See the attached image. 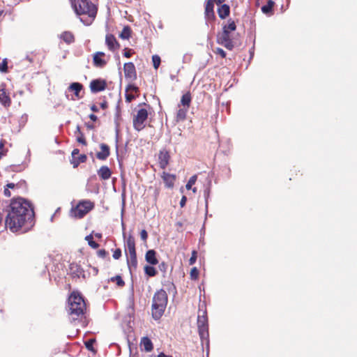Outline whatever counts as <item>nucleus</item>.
Returning <instances> with one entry per match:
<instances>
[{
  "instance_id": "obj_4",
  "label": "nucleus",
  "mask_w": 357,
  "mask_h": 357,
  "mask_svg": "<svg viewBox=\"0 0 357 357\" xmlns=\"http://www.w3.org/2000/svg\"><path fill=\"white\" fill-rule=\"evenodd\" d=\"M167 301V294L164 289H161L154 294L152 301V317L155 320L160 319L162 316Z\"/></svg>"
},
{
  "instance_id": "obj_10",
  "label": "nucleus",
  "mask_w": 357,
  "mask_h": 357,
  "mask_svg": "<svg viewBox=\"0 0 357 357\" xmlns=\"http://www.w3.org/2000/svg\"><path fill=\"white\" fill-rule=\"evenodd\" d=\"M214 5L212 3V1H207L205 6V19L206 21V24L208 25L209 23H212L215 20V15L213 10Z\"/></svg>"
},
{
  "instance_id": "obj_32",
  "label": "nucleus",
  "mask_w": 357,
  "mask_h": 357,
  "mask_svg": "<svg viewBox=\"0 0 357 357\" xmlns=\"http://www.w3.org/2000/svg\"><path fill=\"white\" fill-rule=\"evenodd\" d=\"M188 110V108H187V107H183V108H180L177 111V113H176V121H180L185 120Z\"/></svg>"
},
{
  "instance_id": "obj_60",
  "label": "nucleus",
  "mask_w": 357,
  "mask_h": 357,
  "mask_svg": "<svg viewBox=\"0 0 357 357\" xmlns=\"http://www.w3.org/2000/svg\"><path fill=\"white\" fill-rule=\"evenodd\" d=\"M6 186H7L8 189V188L13 189L15 188V184H14L13 183H9L7 184Z\"/></svg>"
},
{
  "instance_id": "obj_39",
  "label": "nucleus",
  "mask_w": 357,
  "mask_h": 357,
  "mask_svg": "<svg viewBox=\"0 0 357 357\" xmlns=\"http://www.w3.org/2000/svg\"><path fill=\"white\" fill-rule=\"evenodd\" d=\"M158 268L165 275L167 271L168 265L166 262L162 261L159 264Z\"/></svg>"
},
{
  "instance_id": "obj_25",
  "label": "nucleus",
  "mask_w": 357,
  "mask_h": 357,
  "mask_svg": "<svg viewBox=\"0 0 357 357\" xmlns=\"http://www.w3.org/2000/svg\"><path fill=\"white\" fill-rule=\"evenodd\" d=\"M211 181L208 182V186L205 188L204 191V197L205 199V211H206V217L208 215V199L210 197V192H211ZM206 218H205V220Z\"/></svg>"
},
{
  "instance_id": "obj_7",
  "label": "nucleus",
  "mask_w": 357,
  "mask_h": 357,
  "mask_svg": "<svg viewBox=\"0 0 357 357\" xmlns=\"http://www.w3.org/2000/svg\"><path fill=\"white\" fill-rule=\"evenodd\" d=\"M94 204L90 200H83L78 203L75 208L72 209L73 215L77 218H83L93 209Z\"/></svg>"
},
{
  "instance_id": "obj_30",
  "label": "nucleus",
  "mask_w": 357,
  "mask_h": 357,
  "mask_svg": "<svg viewBox=\"0 0 357 357\" xmlns=\"http://www.w3.org/2000/svg\"><path fill=\"white\" fill-rule=\"evenodd\" d=\"M191 94L190 92H187L184 93L181 99V104L184 107L189 108L190 102H191Z\"/></svg>"
},
{
  "instance_id": "obj_9",
  "label": "nucleus",
  "mask_w": 357,
  "mask_h": 357,
  "mask_svg": "<svg viewBox=\"0 0 357 357\" xmlns=\"http://www.w3.org/2000/svg\"><path fill=\"white\" fill-rule=\"evenodd\" d=\"M90 89L93 93L102 91L107 87V82L102 79H93L90 83Z\"/></svg>"
},
{
  "instance_id": "obj_37",
  "label": "nucleus",
  "mask_w": 357,
  "mask_h": 357,
  "mask_svg": "<svg viewBox=\"0 0 357 357\" xmlns=\"http://www.w3.org/2000/svg\"><path fill=\"white\" fill-rule=\"evenodd\" d=\"M152 62H153V66L154 68L158 69L159 66L160 65V62H161L160 57L157 54L153 55L152 56Z\"/></svg>"
},
{
  "instance_id": "obj_57",
  "label": "nucleus",
  "mask_w": 357,
  "mask_h": 357,
  "mask_svg": "<svg viewBox=\"0 0 357 357\" xmlns=\"http://www.w3.org/2000/svg\"><path fill=\"white\" fill-rule=\"evenodd\" d=\"M100 107L103 109H106L107 107V102L106 101L101 102Z\"/></svg>"
},
{
  "instance_id": "obj_26",
  "label": "nucleus",
  "mask_w": 357,
  "mask_h": 357,
  "mask_svg": "<svg viewBox=\"0 0 357 357\" xmlns=\"http://www.w3.org/2000/svg\"><path fill=\"white\" fill-rule=\"evenodd\" d=\"M274 5L275 2L273 0H268L267 3L261 7L262 13L268 15H271Z\"/></svg>"
},
{
  "instance_id": "obj_8",
  "label": "nucleus",
  "mask_w": 357,
  "mask_h": 357,
  "mask_svg": "<svg viewBox=\"0 0 357 357\" xmlns=\"http://www.w3.org/2000/svg\"><path fill=\"white\" fill-rule=\"evenodd\" d=\"M148 118V112L142 108L137 111V115L133 118V127L137 131L142 130L145 127V121Z\"/></svg>"
},
{
  "instance_id": "obj_38",
  "label": "nucleus",
  "mask_w": 357,
  "mask_h": 357,
  "mask_svg": "<svg viewBox=\"0 0 357 357\" xmlns=\"http://www.w3.org/2000/svg\"><path fill=\"white\" fill-rule=\"evenodd\" d=\"M196 181H197V176L196 175H194V176H191L190 178V179L188 180V183L185 185L186 189H188V190L191 189L192 185H194Z\"/></svg>"
},
{
  "instance_id": "obj_21",
  "label": "nucleus",
  "mask_w": 357,
  "mask_h": 357,
  "mask_svg": "<svg viewBox=\"0 0 357 357\" xmlns=\"http://www.w3.org/2000/svg\"><path fill=\"white\" fill-rule=\"evenodd\" d=\"M97 174L101 179L107 180L111 177L112 172L107 166L103 165L98 170Z\"/></svg>"
},
{
  "instance_id": "obj_64",
  "label": "nucleus",
  "mask_w": 357,
  "mask_h": 357,
  "mask_svg": "<svg viewBox=\"0 0 357 357\" xmlns=\"http://www.w3.org/2000/svg\"><path fill=\"white\" fill-rule=\"evenodd\" d=\"M26 60H27L29 62H32V58L29 56H26V58H25Z\"/></svg>"
},
{
  "instance_id": "obj_15",
  "label": "nucleus",
  "mask_w": 357,
  "mask_h": 357,
  "mask_svg": "<svg viewBox=\"0 0 357 357\" xmlns=\"http://www.w3.org/2000/svg\"><path fill=\"white\" fill-rule=\"evenodd\" d=\"M105 53L102 52H97L93 57V65L97 68H103L107 64V61L102 59Z\"/></svg>"
},
{
  "instance_id": "obj_6",
  "label": "nucleus",
  "mask_w": 357,
  "mask_h": 357,
  "mask_svg": "<svg viewBox=\"0 0 357 357\" xmlns=\"http://www.w3.org/2000/svg\"><path fill=\"white\" fill-rule=\"evenodd\" d=\"M198 332L202 344L204 342L206 345L207 354L209 350V333L208 324L206 310L202 311V314H198L197 317Z\"/></svg>"
},
{
  "instance_id": "obj_63",
  "label": "nucleus",
  "mask_w": 357,
  "mask_h": 357,
  "mask_svg": "<svg viewBox=\"0 0 357 357\" xmlns=\"http://www.w3.org/2000/svg\"><path fill=\"white\" fill-rule=\"evenodd\" d=\"M95 236L98 238H101L102 234L100 233H96Z\"/></svg>"
},
{
  "instance_id": "obj_20",
  "label": "nucleus",
  "mask_w": 357,
  "mask_h": 357,
  "mask_svg": "<svg viewBox=\"0 0 357 357\" xmlns=\"http://www.w3.org/2000/svg\"><path fill=\"white\" fill-rule=\"evenodd\" d=\"M124 73L126 77H132L136 76L135 66L133 63L128 62L124 64Z\"/></svg>"
},
{
  "instance_id": "obj_13",
  "label": "nucleus",
  "mask_w": 357,
  "mask_h": 357,
  "mask_svg": "<svg viewBox=\"0 0 357 357\" xmlns=\"http://www.w3.org/2000/svg\"><path fill=\"white\" fill-rule=\"evenodd\" d=\"M70 274L73 278H79L81 276L84 278V271L80 265L76 263H72L69 267Z\"/></svg>"
},
{
  "instance_id": "obj_59",
  "label": "nucleus",
  "mask_w": 357,
  "mask_h": 357,
  "mask_svg": "<svg viewBox=\"0 0 357 357\" xmlns=\"http://www.w3.org/2000/svg\"><path fill=\"white\" fill-rule=\"evenodd\" d=\"M157 357H172V356L167 355L163 352H160Z\"/></svg>"
},
{
  "instance_id": "obj_44",
  "label": "nucleus",
  "mask_w": 357,
  "mask_h": 357,
  "mask_svg": "<svg viewBox=\"0 0 357 357\" xmlns=\"http://www.w3.org/2000/svg\"><path fill=\"white\" fill-rule=\"evenodd\" d=\"M121 250L120 248H116L113 253V258L114 259H119L121 257Z\"/></svg>"
},
{
  "instance_id": "obj_47",
  "label": "nucleus",
  "mask_w": 357,
  "mask_h": 357,
  "mask_svg": "<svg viewBox=\"0 0 357 357\" xmlns=\"http://www.w3.org/2000/svg\"><path fill=\"white\" fill-rule=\"evenodd\" d=\"M7 62L6 60H3L1 63H0V71L6 72L7 71Z\"/></svg>"
},
{
  "instance_id": "obj_18",
  "label": "nucleus",
  "mask_w": 357,
  "mask_h": 357,
  "mask_svg": "<svg viewBox=\"0 0 357 357\" xmlns=\"http://www.w3.org/2000/svg\"><path fill=\"white\" fill-rule=\"evenodd\" d=\"M156 252L154 250H149L145 255V259L149 264L154 266L158 264V260L156 257Z\"/></svg>"
},
{
  "instance_id": "obj_55",
  "label": "nucleus",
  "mask_w": 357,
  "mask_h": 357,
  "mask_svg": "<svg viewBox=\"0 0 357 357\" xmlns=\"http://www.w3.org/2000/svg\"><path fill=\"white\" fill-rule=\"evenodd\" d=\"M89 117L93 121H96L98 120L97 116L93 114H89Z\"/></svg>"
},
{
  "instance_id": "obj_2",
  "label": "nucleus",
  "mask_w": 357,
  "mask_h": 357,
  "mask_svg": "<svg viewBox=\"0 0 357 357\" xmlns=\"http://www.w3.org/2000/svg\"><path fill=\"white\" fill-rule=\"evenodd\" d=\"M71 4L80 21L84 25H90L97 14L96 6L89 0H72Z\"/></svg>"
},
{
  "instance_id": "obj_53",
  "label": "nucleus",
  "mask_w": 357,
  "mask_h": 357,
  "mask_svg": "<svg viewBox=\"0 0 357 357\" xmlns=\"http://www.w3.org/2000/svg\"><path fill=\"white\" fill-rule=\"evenodd\" d=\"M132 55V52H131V50H126L125 51V52L123 53V56L126 58H130Z\"/></svg>"
},
{
  "instance_id": "obj_29",
  "label": "nucleus",
  "mask_w": 357,
  "mask_h": 357,
  "mask_svg": "<svg viewBox=\"0 0 357 357\" xmlns=\"http://www.w3.org/2000/svg\"><path fill=\"white\" fill-rule=\"evenodd\" d=\"M0 102L4 106H9L10 105V98L6 94L4 89L0 90Z\"/></svg>"
},
{
  "instance_id": "obj_27",
  "label": "nucleus",
  "mask_w": 357,
  "mask_h": 357,
  "mask_svg": "<svg viewBox=\"0 0 357 357\" xmlns=\"http://www.w3.org/2000/svg\"><path fill=\"white\" fill-rule=\"evenodd\" d=\"M127 264L130 273L132 269H136L137 267V255L130 256V258L127 257Z\"/></svg>"
},
{
  "instance_id": "obj_36",
  "label": "nucleus",
  "mask_w": 357,
  "mask_h": 357,
  "mask_svg": "<svg viewBox=\"0 0 357 357\" xmlns=\"http://www.w3.org/2000/svg\"><path fill=\"white\" fill-rule=\"evenodd\" d=\"M110 280L112 282H116V284L119 286V287H123L125 285V282L123 280L122 278L120 276V275H116L114 277H112L110 278Z\"/></svg>"
},
{
  "instance_id": "obj_58",
  "label": "nucleus",
  "mask_w": 357,
  "mask_h": 357,
  "mask_svg": "<svg viewBox=\"0 0 357 357\" xmlns=\"http://www.w3.org/2000/svg\"><path fill=\"white\" fill-rule=\"evenodd\" d=\"M91 111H93V112H98V107H97V106H96V105H91Z\"/></svg>"
},
{
  "instance_id": "obj_51",
  "label": "nucleus",
  "mask_w": 357,
  "mask_h": 357,
  "mask_svg": "<svg viewBox=\"0 0 357 357\" xmlns=\"http://www.w3.org/2000/svg\"><path fill=\"white\" fill-rule=\"evenodd\" d=\"M135 98V96L134 95L128 94V93L126 94V100L128 102H130Z\"/></svg>"
},
{
  "instance_id": "obj_3",
  "label": "nucleus",
  "mask_w": 357,
  "mask_h": 357,
  "mask_svg": "<svg viewBox=\"0 0 357 357\" xmlns=\"http://www.w3.org/2000/svg\"><path fill=\"white\" fill-rule=\"evenodd\" d=\"M68 313L72 321H76L84 317L86 310V303L82 295L73 291L69 296Z\"/></svg>"
},
{
  "instance_id": "obj_41",
  "label": "nucleus",
  "mask_w": 357,
  "mask_h": 357,
  "mask_svg": "<svg viewBox=\"0 0 357 357\" xmlns=\"http://www.w3.org/2000/svg\"><path fill=\"white\" fill-rule=\"evenodd\" d=\"M95 342V340L90 339L85 342V346L87 349L89 351H93V343Z\"/></svg>"
},
{
  "instance_id": "obj_42",
  "label": "nucleus",
  "mask_w": 357,
  "mask_h": 357,
  "mask_svg": "<svg viewBox=\"0 0 357 357\" xmlns=\"http://www.w3.org/2000/svg\"><path fill=\"white\" fill-rule=\"evenodd\" d=\"M77 141L83 145H86V139L84 137V134L82 132H79V135H77Z\"/></svg>"
},
{
  "instance_id": "obj_45",
  "label": "nucleus",
  "mask_w": 357,
  "mask_h": 357,
  "mask_svg": "<svg viewBox=\"0 0 357 357\" xmlns=\"http://www.w3.org/2000/svg\"><path fill=\"white\" fill-rule=\"evenodd\" d=\"M215 53L219 54L222 58L226 57V52L220 47H217L215 50Z\"/></svg>"
},
{
  "instance_id": "obj_24",
  "label": "nucleus",
  "mask_w": 357,
  "mask_h": 357,
  "mask_svg": "<svg viewBox=\"0 0 357 357\" xmlns=\"http://www.w3.org/2000/svg\"><path fill=\"white\" fill-rule=\"evenodd\" d=\"M230 13V8L227 4L223 3L218 8V14L220 19H225Z\"/></svg>"
},
{
  "instance_id": "obj_22",
  "label": "nucleus",
  "mask_w": 357,
  "mask_h": 357,
  "mask_svg": "<svg viewBox=\"0 0 357 357\" xmlns=\"http://www.w3.org/2000/svg\"><path fill=\"white\" fill-rule=\"evenodd\" d=\"M105 43L111 51H114L119 46L116 38L112 34L106 36Z\"/></svg>"
},
{
  "instance_id": "obj_48",
  "label": "nucleus",
  "mask_w": 357,
  "mask_h": 357,
  "mask_svg": "<svg viewBox=\"0 0 357 357\" xmlns=\"http://www.w3.org/2000/svg\"><path fill=\"white\" fill-rule=\"evenodd\" d=\"M139 90L138 87L136 86L134 84H129L127 88H126V91H134V92H137Z\"/></svg>"
},
{
  "instance_id": "obj_14",
  "label": "nucleus",
  "mask_w": 357,
  "mask_h": 357,
  "mask_svg": "<svg viewBox=\"0 0 357 357\" xmlns=\"http://www.w3.org/2000/svg\"><path fill=\"white\" fill-rule=\"evenodd\" d=\"M125 248L126 252L128 250L130 256L137 255L135 238L131 234H130L126 239L125 243Z\"/></svg>"
},
{
  "instance_id": "obj_61",
  "label": "nucleus",
  "mask_w": 357,
  "mask_h": 357,
  "mask_svg": "<svg viewBox=\"0 0 357 357\" xmlns=\"http://www.w3.org/2000/svg\"><path fill=\"white\" fill-rule=\"evenodd\" d=\"M79 132H81V128H80V126L79 125L77 126L76 127V130L75 132V134L77 135H79Z\"/></svg>"
},
{
  "instance_id": "obj_46",
  "label": "nucleus",
  "mask_w": 357,
  "mask_h": 357,
  "mask_svg": "<svg viewBox=\"0 0 357 357\" xmlns=\"http://www.w3.org/2000/svg\"><path fill=\"white\" fill-rule=\"evenodd\" d=\"M140 237L143 241H146L148 238V233L145 229H142L140 232Z\"/></svg>"
},
{
  "instance_id": "obj_23",
  "label": "nucleus",
  "mask_w": 357,
  "mask_h": 357,
  "mask_svg": "<svg viewBox=\"0 0 357 357\" xmlns=\"http://www.w3.org/2000/svg\"><path fill=\"white\" fill-rule=\"evenodd\" d=\"M141 347L144 349V350L146 352H150L153 349V343L151 339L148 337H143L140 342Z\"/></svg>"
},
{
  "instance_id": "obj_28",
  "label": "nucleus",
  "mask_w": 357,
  "mask_h": 357,
  "mask_svg": "<svg viewBox=\"0 0 357 357\" xmlns=\"http://www.w3.org/2000/svg\"><path fill=\"white\" fill-rule=\"evenodd\" d=\"M61 38L67 44L70 45L75 41L73 34L70 31H64L61 35Z\"/></svg>"
},
{
  "instance_id": "obj_11",
  "label": "nucleus",
  "mask_w": 357,
  "mask_h": 357,
  "mask_svg": "<svg viewBox=\"0 0 357 357\" xmlns=\"http://www.w3.org/2000/svg\"><path fill=\"white\" fill-rule=\"evenodd\" d=\"M79 151L77 149H75L72 151V160L71 164L73 167H77L80 163L84 162L86 160V155L85 154L79 155Z\"/></svg>"
},
{
  "instance_id": "obj_49",
  "label": "nucleus",
  "mask_w": 357,
  "mask_h": 357,
  "mask_svg": "<svg viewBox=\"0 0 357 357\" xmlns=\"http://www.w3.org/2000/svg\"><path fill=\"white\" fill-rule=\"evenodd\" d=\"M98 254V256L100 258H105L106 257V255H107V252H106L105 250L104 249H101V250H99L97 252Z\"/></svg>"
},
{
  "instance_id": "obj_16",
  "label": "nucleus",
  "mask_w": 357,
  "mask_h": 357,
  "mask_svg": "<svg viewBox=\"0 0 357 357\" xmlns=\"http://www.w3.org/2000/svg\"><path fill=\"white\" fill-rule=\"evenodd\" d=\"M82 89L83 85L79 82H73L68 87V91L73 92L77 99L82 98V96L80 95V92Z\"/></svg>"
},
{
  "instance_id": "obj_52",
  "label": "nucleus",
  "mask_w": 357,
  "mask_h": 357,
  "mask_svg": "<svg viewBox=\"0 0 357 357\" xmlns=\"http://www.w3.org/2000/svg\"><path fill=\"white\" fill-rule=\"evenodd\" d=\"M187 202V197L185 196H183L181 201H180V206L181 207H183Z\"/></svg>"
},
{
  "instance_id": "obj_19",
  "label": "nucleus",
  "mask_w": 357,
  "mask_h": 357,
  "mask_svg": "<svg viewBox=\"0 0 357 357\" xmlns=\"http://www.w3.org/2000/svg\"><path fill=\"white\" fill-rule=\"evenodd\" d=\"M162 178L163 181L167 188H173V186L174 185V181L176 179L175 175L164 172L162 173Z\"/></svg>"
},
{
  "instance_id": "obj_33",
  "label": "nucleus",
  "mask_w": 357,
  "mask_h": 357,
  "mask_svg": "<svg viewBox=\"0 0 357 357\" xmlns=\"http://www.w3.org/2000/svg\"><path fill=\"white\" fill-rule=\"evenodd\" d=\"M144 269L145 274L149 277H154L158 273L156 269L152 265H146Z\"/></svg>"
},
{
  "instance_id": "obj_35",
  "label": "nucleus",
  "mask_w": 357,
  "mask_h": 357,
  "mask_svg": "<svg viewBox=\"0 0 357 357\" xmlns=\"http://www.w3.org/2000/svg\"><path fill=\"white\" fill-rule=\"evenodd\" d=\"M85 240L88 242L89 246L92 248L96 249L99 247V244L93 241L92 234L87 235Z\"/></svg>"
},
{
  "instance_id": "obj_1",
  "label": "nucleus",
  "mask_w": 357,
  "mask_h": 357,
  "mask_svg": "<svg viewBox=\"0 0 357 357\" xmlns=\"http://www.w3.org/2000/svg\"><path fill=\"white\" fill-rule=\"evenodd\" d=\"M34 224V211L31 202L22 197L11 200L5 225L12 232L25 233Z\"/></svg>"
},
{
  "instance_id": "obj_50",
  "label": "nucleus",
  "mask_w": 357,
  "mask_h": 357,
  "mask_svg": "<svg viewBox=\"0 0 357 357\" xmlns=\"http://www.w3.org/2000/svg\"><path fill=\"white\" fill-rule=\"evenodd\" d=\"M115 141H116V153L118 154V153H119V146H118V143H119V130H118V128H116V139H115Z\"/></svg>"
},
{
  "instance_id": "obj_43",
  "label": "nucleus",
  "mask_w": 357,
  "mask_h": 357,
  "mask_svg": "<svg viewBox=\"0 0 357 357\" xmlns=\"http://www.w3.org/2000/svg\"><path fill=\"white\" fill-rule=\"evenodd\" d=\"M197 260V252L195 250H193L192 252V256L190 257L189 259V264L192 265L196 262Z\"/></svg>"
},
{
  "instance_id": "obj_54",
  "label": "nucleus",
  "mask_w": 357,
  "mask_h": 357,
  "mask_svg": "<svg viewBox=\"0 0 357 357\" xmlns=\"http://www.w3.org/2000/svg\"><path fill=\"white\" fill-rule=\"evenodd\" d=\"M85 126L87 128V129H89V130H93L94 128L93 124H92L89 122L85 123Z\"/></svg>"
},
{
  "instance_id": "obj_40",
  "label": "nucleus",
  "mask_w": 357,
  "mask_h": 357,
  "mask_svg": "<svg viewBox=\"0 0 357 357\" xmlns=\"http://www.w3.org/2000/svg\"><path fill=\"white\" fill-rule=\"evenodd\" d=\"M199 276V271L196 267H194L191 269L190 271V278L192 280H197Z\"/></svg>"
},
{
  "instance_id": "obj_31",
  "label": "nucleus",
  "mask_w": 357,
  "mask_h": 357,
  "mask_svg": "<svg viewBox=\"0 0 357 357\" xmlns=\"http://www.w3.org/2000/svg\"><path fill=\"white\" fill-rule=\"evenodd\" d=\"M27 167L26 163L22 162L20 165H12L6 168L8 171L20 172L24 170Z\"/></svg>"
},
{
  "instance_id": "obj_62",
  "label": "nucleus",
  "mask_w": 357,
  "mask_h": 357,
  "mask_svg": "<svg viewBox=\"0 0 357 357\" xmlns=\"http://www.w3.org/2000/svg\"><path fill=\"white\" fill-rule=\"evenodd\" d=\"M4 147V142L3 141L0 142V151H3V149Z\"/></svg>"
},
{
  "instance_id": "obj_56",
  "label": "nucleus",
  "mask_w": 357,
  "mask_h": 357,
  "mask_svg": "<svg viewBox=\"0 0 357 357\" xmlns=\"http://www.w3.org/2000/svg\"><path fill=\"white\" fill-rule=\"evenodd\" d=\"M3 194H4V195H5L6 197H10V196H11V193H10V192L9 189H8V188H6V189L4 190Z\"/></svg>"
},
{
  "instance_id": "obj_34",
  "label": "nucleus",
  "mask_w": 357,
  "mask_h": 357,
  "mask_svg": "<svg viewBox=\"0 0 357 357\" xmlns=\"http://www.w3.org/2000/svg\"><path fill=\"white\" fill-rule=\"evenodd\" d=\"M131 29L129 26H125L120 33L119 36L122 39L128 40L130 37L131 35Z\"/></svg>"
},
{
  "instance_id": "obj_17",
  "label": "nucleus",
  "mask_w": 357,
  "mask_h": 357,
  "mask_svg": "<svg viewBox=\"0 0 357 357\" xmlns=\"http://www.w3.org/2000/svg\"><path fill=\"white\" fill-rule=\"evenodd\" d=\"M100 147L101 151L96 153V158L100 160H105L110 154L109 147L106 144H101Z\"/></svg>"
},
{
  "instance_id": "obj_5",
  "label": "nucleus",
  "mask_w": 357,
  "mask_h": 357,
  "mask_svg": "<svg viewBox=\"0 0 357 357\" xmlns=\"http://www.w3.org/2000/svg\"><path fill=\"white\" fill-rule=\"evenodd\" d=\"M236 29V25L235 22L231 19H229L228 20V24L223 26L222 32L218 35V43L220 45H223L227 50H231L234 48V44L230 38V32L234 31Z\"/></svg>"
},
{
  "instance_id": "obj_12",
  "label": "nucleus",
  "mask_w": 357,
  "mask_h": 357,
  "mask_svg": "<svg viewBox=\"0 0 357 357\" xmlns=\"http://www.w3.org/2000/svg\"><path fill=\"white\" fill-rule=\"evenodd\" d=\"M169 159L170 155L168 151L165 149L160 151L158 154V162L161 169H165L167 167L169 164Z\"/></svg>"
}]
</instances>
